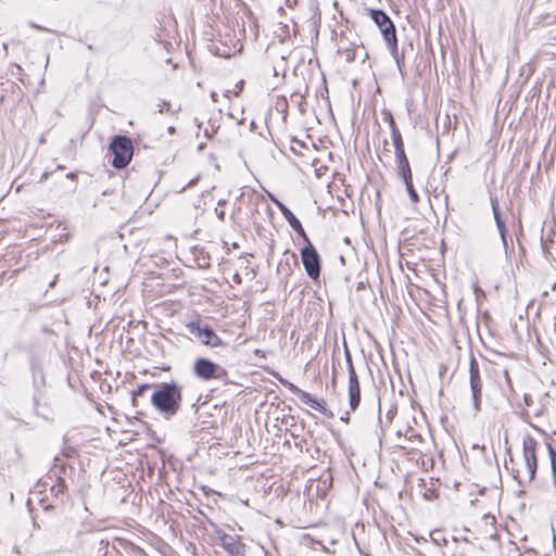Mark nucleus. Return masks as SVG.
Masks as SVG:
<instances>
[{
	"label": "nucleus",
	"instance_id": "13",
	"mask_svg": "<svg viewBox=\"0 0 556 556\" xmlns=\"http://www.w3.org/2000/svg\"><path fill=\"white\" fill-rule=\"evenodd\" d=\"M283 215V217L289 223L290 227L300 236L303 238V240H307V235L301 224V222L296 218V216L282 203L275 201Z\"/></svg>",
	"mask_w": 556,
	"mask_h": 556
},
{
	"label": "nucleus",
	"instance_id": "9",
	"mask_svg": "<svg viewBox=\"0 0 556 556\" xmlns=\"http://www.w3.org/2000/svg\"><path fill=\"white\" fill-rule=\"evenodd\" d=\"M346 363L349 370V404L351 410H355L361 402V386L349 351H346Z\"/></svg>",
	"mask_w": 556,
	"mask_h": 556
},
{
	"label": "nucleus",
	"instance_id": "5",
	"mask_svg": "<svg viewBox=\"0 0 556 556\" xmlns=\"http://www.w3.org/2000/svg\"><path fill=\"white\" fill-rule=\"evenodd\" d=\"M187 328L190 334L198 338L201 343L206 346L218 348L225 344L223 340L215 333L212 327L203 325L200 320L189 323Z\"/></svg>",
	"mask_w": 556,
	"mask_h": 556
},
{
	"label": "nucleus",
	"instance_id": "7",
	"mask_svg": "<svg viewBox=\"0 0 556 556\" xmlns=\"http://www.w3.org/2000/svg\"><path fill=\"white\" fill-rule=\"evenodd\" d=\"M278 381L287 388L292 394L298 396L302 403L309 406L311 408L321 413L323 415L327 414V408L325 406V403L323 401L317 400L315 396H313L311 393L301 390L298 386L290 382L289 380L279 377Z\"/></svg>",
	"mask_w": 556,
	"mask_h": 556
},
{
	"label": "nucleus",
	"instance_id": "8",
	"mask_svg": "<svg viewBox=\"0 0 556 556\" xmlns=\"http://www.w3.org/2000/svg\"><path fill=\"white\" fill-rule=\"evenodd\" d=\"M469 383L471 390V397L473 403L475 412L478 413L481 409V397H482V380L480 376V369L478 362L473 356L469 363Z\"/></svg>",
	"mask_w": 556,
	"mask_h": 556
},
{
	"label": "nucleus",
	"instance_id": "30",
	"mask_svg": "<svg viewBox=\"0 0 556 556\" xmlns=\"http://www.w3.org/2000/svg\"><path fill=\"white\" fill-rule=\"evenodd\" d=\"M197 179L191 180L186 187H184L180 191H184L187 187H191L195 184Z\"/></svg>",
	"mask_w": 556,
	"mask_h": 556
},
{
	"label": "nucleus",
	"instance_id": "32",
	"mask_svg": "<svg viewBox=\"0 0 556 556\" xmlns=\"http://www.w3.org/2000/svg\"><path fill=\"white\" fill-rule=\"evenodd\" d=\"M55 282H56V277L54 278V280L50 283V288H53L55 286Z\"/></svg>",
	"mask_w": 556,
	"mask_h": 556
},
{
	"label": "nucleus",
	"instance_id": "3",
	"mask_svg": "<svg viewBox=\"0 0 556 556\" xmlns=\"http://www.w3.org/2000/svg\"><path fill=\"white\" fill-rule=\"evenodd\" d=\"M110 151L113 154L112 165L115 168H124L132 157L134 147L128 137L115 136L110 143Z\"/></svg>",
	"mask_w": 556,
	"mask_h": 556
},
{
	"label": "nucleus",
	"instance_id": "35",
	"mask_svg": "<svg viewBox=\"0 0 556 556\" xmlns=\"http://www.w3.org/2000/svg\"><path fill=\"white\" fill-rule=\"evenodd\" d=\"M553 290L556 291V282L553 285Z\"/></svg>",
	"mask_w": 556,
	"mask_h": 556
},
{
	"label": "nucleus",
	"instance_id": "33",
	"mask_svg": "<svg viewBox=\"0 0 556 556\" xmlns=\"http://www.w3.org/2000/svg\"><path fill=\"white\" fill-rule=\"evenodd\" d=\"M525 401L527 405H530L528 395H525Z\"/></svg>",
	"mask_w": 556,
	"mask_h": 556
},
{
	"label": "nucleus",
	"instance_id": "1",
	"mask_svg": "<svg viewBox=\"0 0 556 556\" xmlns=\"http://www.w3.org/2000/svg\"><path fill=\"white\" fill-rule=\"evenodd\" d=\"M182 402V386L172 380L155 386L151 396V404L166 419L174 417L180 409Z\"/></svg>",
	"mask_w": 556,
	"mask_h": 556
},
{
	"label": "nucleus",
	"instance_id": "15",
	"mask_svg": "<svg viewBox=\"0 0 556 556\" xmlns=\"http://www.w3.org/2000/svg\"><path fill=\"white\" fill-rule=\"evenodd\" d=\"M404 441L407 444L401 445V447L414 451L418 448V445L422 442V438L414 430H407L406 434L404 435Z\"/></svg>",
	"mask_w": 556,
	"mask_h": 556
},
{
	"label": "nucleus",
	"instance_id": "20",
	"mask_svg": "<svg viewBox=\"0 0 556 556\" xmlns=\"http://www.w3.org/2000/svg\"><path fill=\"white\" fill-rule=\"evenodd\" d=\"M152 384H141L132 393V401L136 403L138 396H142L144 392L149 389H151Z\"/></svg>",
	"mask_w": 556,
	"mask_h": 556
},
{
	"label": "nucleus",
	"instance_id": "2",
	"mask_svg": "<svg viewBox=\"0 0 556 556\" xmlns=\"http://www.w3.org/2000/svg\"><path fill=\"white\" fill-rule=\"evenodd\" d=\"M539 443L531 435H526L522 440L523 465L517 470L516 478L519 483L531 482L535 478L538 469L536 447Z\"/></svg>",
	"mask_w": 556,
	"mask_h": 556
},
{
	"label": "nucleus",
	"instance_id": "31",
	"mask_svg": "<svg viewBox=\"0 0 556 556\" xmlns=\"http://www.w3.org/2000/svg\"><path fill=\"white\" fill-rule=\"evenodd\" d=\"M230 94H231V91H230V90H227V91L225 92V94H224V96H225L226 98H230Z\"/></svg>",
	"mask_w": 556,
	"mask_h": 556
},
{
	"label": "nucleus",
	"instance_id": "14",
	"mask_svg": "<svg viewBox=\"0 0 556 556\" xmlns=\"http://www.w3.org/2000/svg\"><path fill=\"white\" fill-rule=\"evenodd\" d=\"M370 16L379 26L383 37L390 27H395L391 18L382 10H370Z\"/></svg>",
	"mask_w": 556,
	"mask_h": 556
},
{
	"label": "nucleus",
	"instance_id": "27",
	"mask_svg": "<svg viewBox=\"0 0 556 556\" xmlns=\"http://www.w3.org/2000/svg\"><path fill=\"white\" fill-rule=\"evenodd\" d=\"M254 355L264 358L265 357V352L263 350L256 349V350H254Z\"/></svg>",
	"mask_w": 556,
	"mask_h": 556
},
{
	"label": "nucleus",
	"instance_id": "16",
	"mask_svg": "<svg viewBox=\"0 0 556 556\" xmlns=\"http://www.w3.org/2000/svg\"><path fill=\"white\" fill-rule=\"evenodd\" d=\"M388 121H389V125H390V129H391V134H392V141H393L394 149H403L404 142H403L401 131L396 127L395 121L391 114H389Z\"/></svg>",
	"mask_w": 556,
	"mask_h": 556
},
{
	"label": "nucleus",
	"instance_id": "24",
	"mask_svg": "<svg viewBox=\"0 0 556 556\" xmlns=\"http://www.w3.org/2000/svg\"><path fill=\"white\" fill-rule=\"evenodd\" d=\"M215 214L219 220L223 222L225 219V211L224 210L215 208Z\"/></svg>",
	"mask_w": 556,
	"mask_h": 556
},
{
	"label": "nucleus",
	"instance_id": "17",
	"mask_svg": "<svg viewBox=\"0 0 556 556\" xmlns=\"http://www.w3.org/2000/svg\"><path fill=\"white\" fill-rule=\"evenodd\" d=\"M396 169L399 177L404 180H409L413 178L412 176V169L408 160L405 161H397L396 162Z\"/></svg>",
	"mask_w": 556,
	"mask_h": 556
},
{
	"label": "nucleus",
	"instance_id": "10",
	"mask_svg": "<svg viewBox=\"0 0 556 556\" xmlns=\"http://www.w3.org/2000/svg\"><path fill=\"white\" fill-rule=\"evenodd\" d=\"M216 535L220 545L229 556H245L244 547L237 538L229 535L222 530L216 531Z\"/></svg>",
	"mask_w": 556,
	"mask_h": 556
},
{
	"label": "nucleus",
	"instance_id": "6",
	"mask_svg": "<svg viewBox=\"0 0 556 556\" xmlns=\"http://www.w3.org/2000/svg\"><path fill=\"white\" fill-rule=\"evenodd\" d=\"M304 241L306 245L301 250L302 263L308 277L316 280L320 275V257L309 239Z\"/></svg>",
	"mask_w": 556,
	"mask_h": 556
},
{
	"label": "nucleus",
	"instance_id": "12",
	"mask_svg": "<svg viewBox=\"0 0 556 556\" xmlns=\"http://www.w3.org/2000/svg\"><path fill=\"white\" fill-rule=\"evenodd\" d=\"M490 203H491V207H492V212H493V217H494V220L496 224V228L500 232L501 239L503 241V245L506 247L507 245V240H506L507 229L505 226V222L502 219V216H501L500 203H498L497 197L491 194Z\"/></svg>",
	"mask_w": 556,
	"mask_h": 556
},
{
	"label": "nucleus",
	"instance_id": "11",
	"mask_svg": "<svg viewBox=\"0 0 556 556\" xmlns=\"http://www.w3.org/2000/svg\"><path fill=\"white\" fill-rule=\"evenodd\" d=\"M383 38L388 43L390 53H391L392 58L394 59L400 73L403 74V68L405 65L404 54L400 53L399 49H397V38H396L395 27H390V29L387 31V34H384Z\"/></svg>",
	"mask_w": 556,
	"mask_h": 556
},
{
	"label": "nucleus",
	"instance_id": "34",
	"mask_svg": "<svg viewBox=\"0 0 556 556\" xmlns=\"http://www.w3.org/2000/svg\"><path fill=\"white\" fill-rule=\"evenodd\" d=\"M175 131V128L174 127H169V132H174Z\"/></svg>",
	"mask_w": 556,
	"mask_h": 556
},
{
	"label": "nucleus",
	"instance_id": "18",
	"mask_svg": "<svg viewBox=\"0 0 556 556\" xmlns=\"http://www.w3.org/2000/svg\"><path fill=\"white\" fill-rule=\"evenodd\" d=\"M66 491L65 481L62 478H58V482L51 486V493L55 498L63 500Z\"/></svg>",
	"mask_w": 556,
	"mask_h": 556
},
{
	"label": "nucleus",
	"instance_id": "23",
	"mask_svg": "<svg viewBox=\"0 0 556 556\" xmlns=\"http://www.w3.org/2000/svg\"><path fill=\"white\" fill-rule=\"evenodd\" d=\"M170 108V104L168 102H163L161 105H160V109H159V113H163L165 110L168 111Z\"/></svg>",
	"mask_w": 556,
	"mask_h": 556
},
{
	"label": "nucleus",
	"instance_id": "26",
	"mask_svg": "<svg viewBox=\"0 0 556 556\" xmlns=\"http://www.w3.org/2000/svg\"><path fill=\"white\" fill-rule=\"evenodd\" d=\"M29 26H30L31 28H34V29H38V30H48L47 28H45V27H42V26H40V25H38V24H36V23H33V22H31V23H29Z\"/></svg>",
	"mask_w": 556,
	"mask_h": 556
},
{
	"label": "nucleus",
	"instance_id": "28",
	"mask_svg": "<svg viewBox=\"0 0 556 556\" xmlns=\"http://www.w3.org/2000/svg\"><path fill=\"white\" fill-rule=\"evenodd\" d=\"M504 375H505V379H506L507 384L509 386V388H511V380H510L508 370H505Z\"/></svg>",
	"mask_w": 556,
	"mask_h": 556
},
{
	"label": "nucleus",
	"instance_id": "21",
	"mask_svg": "<svg viewBox=\"0 0 556 556\" xmlns=\"http://www.w3.org/2000/svg\"><path fill=\"white\" fill-rule=\"evenodd\" d=\"M405 160H408L406 154H405V151H404V148L403 149H395V162L397 161H405Z\"/></svg>",
	"mask_w": 556,
	"mask_h": 556
},
{
	"label": "nucleus",
	"instance_id": "19",
	"mask_svg": "<svg viewBox=\"0 0 556 556\" xmlns=\"http://www.w3.org/2000/svg\"><path fill=\"white\" fill-rule=\"evenodd\" d=\"M403 182L405 184L410 201L413 203H417L419 201V195L413 186V178H410L409 180H404Z\"/></svg>",
	"mask_w": 556,
	"mask_h": 556
},
{
	"label": "nucleus",
	"instance_id": "25",
	"mask_svg": "<svg viewBox=\"0 0 556 556\" xmlns=\"http://www.w3.org/2000/svg\"><path fill=\"white\" fill-rule=\"evenodd\" d=\"M243 84H244V81H243V80H241V81H239V83L237 84V91H235V92H233V94H235L236 97H238V96H239V93H240V91L242 90Z\"/></svg>",
	"mask_w": 556,
	"mask_h": 556
},
{
	"label": "nucleus",
	"instance_id": "29",
	"mask_svg": "<svg viewBox=\"0 0 556 556\" xmlns=\"http://www.w3.org/2000/svg\"><path fill=\"white\" fill-rule=\"evenodd\" d=\"M211 99H212L214 102H217L218 94H217L215 91H212V92H211Z\"/></svg>",
	"mask_w": 556,
	"mask_h": 556
},
{
	"label": "nucleus",
	"instance_id": "4",
	"mask_svg": "<svg viewBox=\"0 0 556 556\" xmlns=\"http://www.w3.org/2000/svg\"><path fill=\"white\" fill-rule=\"evenodd\" d=\"M192 370L194 376L203 381L223 379L227 376L225 368L205 357L197 358Z\"/></svg>",
	"mask_w": 556,
	"mask_h": 556
},
{
	"label": "nucleus",
	"instance_id": "22",
	"mask_svg": "<svg viewBox=\"0 0 556 556\" xmlns=\"http://www.w3.org/2000/svg\"><path fill=\"white\" fill-rule=\"evenodd\" d=\"M344 59L346 62H353L355 60V52L352 49L344 50Z\"/></svg>",
	"mask_w": 556,
	"mask_h": 556
}]
</instances>
